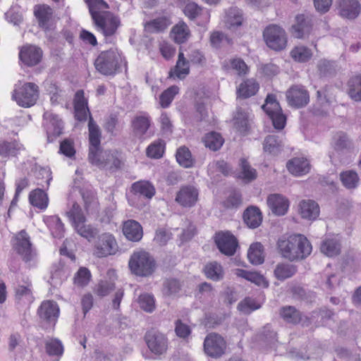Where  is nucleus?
Segmentation results:
<instances>
[{"instance_id": "obj_5", "label": "nucleus", "mask_w": 361, "mask_h": 361, "mask_svg": "<svg viewBox=\"0 0 361 361\" xmlns=\"http://www.w3.org/2000/svg\"><path fill=\"white\" fill-rule=\"evenodd\" d=\"M67 216L80 235L89 240L95 236L96 230L91 225L86 224V217L78 204H73L71 209L67 212Z\"/></svg>"}, {"instance_id": "obj_22", "label": "nucleus", "mask_w": 361, "mask_h": 361, "mask_svg": "<svg viewBox=\"0 0 361 361\" xmlns=\"http://www.w3.org/2000/svg\"><path fill=\"white\" fill-rule=\"evenodd\" d=\"M152 126V118L147 112H140L131 121V128L135 135L142 137Z\"/></svg>"}, {"instance_id": "obj_32", "label": "nucleus", "mask_w": 361, "mask_h": 361, "mask_svg": "<svg viewBox=\"0 0 361 361\" xmlns=\"http://www.w3.org/2000/svg\"><path fill=\"white\" fill-rule=\"evenodd\" d=\"M38 314L40 318L47 321L56 319L59 314V308L56 302L45 300L42 302L38 309Z\"/></svg>"}, {"instance_id": "obj_17", "label": "nucleus", "mask_w": 361, "mask_h": 361, "mask_svg": "<svg viewBox=\"0 0 361 361\" xmlns=\"http://www.w3.org/2000/svg\"><path fill=\"white\" fill-rule=\"evenodd\" d=\"M214 241L220 252L227 256L233 255L238 246L236 238L229 232L216 233Z\"/></svg>"}, {"instance_id": "obj_2", "label": "nucleus", "mask_w": 361, "mask_h": 361, "mask_svg": "<svg viewBox=\"0 0 361 361\" xmlns=\"http://www.w3.org/2000/svg\"><path fill=\"white\" fill-rule=\"evenodd\" d=\"M96 70L104 75L114 76L119 73L122 68L127 67V61L122 52L116 47L101 51L94 60Z\"/></svg>"}, {"instance_id": "obj_51", "label": "nucleus", "mask_w": 361, "mask_h": 361, "mask_svg": "<svg viewBox=\"0 0 361 361\" xmlns=\"http://www.w3.org/2000/svg\"><path fill=\"white\" fill-rule=\"evenodd\" d=\"M165 148V142L161 139H158L147 147L146 155L151 159H160L164 154Z\"/></svg>"}, {"instance_id": "obj_62", "label": "nucleus", "mask_w": 361, "mask_h": 361, "mask_svg": "<svg viewBox=\"0 0 361 361\" xmlns=\"http://www.w3.org/2000/svg\"><path fill=\"white\" fill-rule=\"evenodd\" d=\"M46 351L48 355L52 356H59L63 353V347L58 339H51L45 345Z\"/></svg>"}, {"instance_id": "obj_8", "label": "nucleus", "mask_w": 361, "mask_h": 361, "mask_svg": "<svg viewBox=\"0 0 361 361\" xmlns=\"http://www.w3.org/2000/svg\"><path fill=\"white\" fill-rule=\"evenodd\" d=\"M34 16L38 26L46 34L54 32L56 28V20L53 9L47 4H37L34 7Z\"/></svg>"}, {"instance_id": "obj_25", "label": "nucleus", "mask_w": 361, "mask_h": 361, "mask_svg": "<svg viewBox=\"0 0 361 361\" xmlns=\"http://www.w3.org/2000/svg\"><path fill=\"white\" fill-rule=\"evenodd\" d=\"M338 9L342 17L355 19L359 16L361 6L357 0H338Z\"/></svg>"}, {"instance_id": "obj_38", "label": "nucleus", "mask_w": 361, "mask_h": 361, "mask_svg": "<svg viewBox=\"0 0 361 361\" xmlns=\"http://www.w3.org/2000/svg\"><path fill=\"white\" fill-rule=\"evenodd\" d=\"M29 201L33 207L42 210L46 209L49 204L47 194L39 188L35 189L30 192Z\"/></svg>"}, {"instance_id": "obj_55", "label": "nucleus", "mask_w": 361, "mask_h": 361, "mask_svg": "<svg viewBox=\"0 0 361 361\" xmlns=\"http://www.w3.org/2000/svg\"><path fill=\"white\" fill-rule=\"evenodd\" d=\"M281 142L275 135L267 136L264 142V150L265 152L276 155L281 151Z\"/></svg>"}, {"instance_id": "obj_59", "label": "nucleus", "mask_w": 361, "mask_h": 361, "mask_svg": "<svg viewBox=\"0 0 361 361\" xmlns=\"http://www.w3.org/2000/svg\"><path fill=\"white\" fill-rule=\"evenodd\" d=\"M82 197L84 201V207L86 211L99 207V202L96 192L93 190H85L82 192Z\"/></svg>"}, {"instance_id": "obj_48", "label": "nucleus", "mask_w": 361, "mask_h": 361, "mask_svg": "<svg viewBox=\"0 0 361 361\" xmlns=\"http://www.w3.org/2000/svg\"><path fill=\"white\" fill-rule=\"evenodd\" d=\"M348 94L355 102H361V74L350 78L348 82Z\"/></svg>"}, {"instance_id": "obj_57", "label": "nucleus", "mask_w": 361, "mask_h": 361, "mask_svg": "<svg viewBox=\"0 0 361 361\" xmlns=\"http://www.w3.org/2000/svg\"><path fill=\"white\" fill-rule=\"evenodd\" d=\"M178 164L183 167L189 168L193 165V159L190 151L186 147H180L177 149L176 154Z\"/></svg>"}, {"instance_id": "obj_33", "label": "nucleus", "mask_w": 361, "mask_h": 361, "mask_svg": "<svg viewBox=\"0 0 361 361\" xmlns=\"http://www.w3.org/2000/svg\"><path fill=\"white\" fill-rule=\"evenodd\" d=\"M299 212L303 219L308 220L316 219L319 214V207L313 200H302L299 204Z\"/></svg>"}, {"instance_id": "obj_46", "label": "nucleus", "mask_w": 361, "mask_h": 361, "mask_svg": "<svg viewBox=\"0 0 361 361\" xmlns=\"http://www.w3.org/2000/svg\"><path fill=\"white\" fill-rule=\"evenodd\" d=\"M281 317L287 323L296 324L300 322L302 314L295 307L293 306H284L280 309Z\"/></svg>"}, {"instance_id": "obj_45", "label": "nucleus", "mask_w": 361, "mask_h": 361, "mask_svg": "<svg viewBox=\"0 0 361 361\" xmlns=\"http://www.w3.org/2000/svg\"><path fill=\"white\" fill-rule=\"evenodd\" d=\"M132 192L135 194L142 195L147 199H151L155 194V188L149 181L139 180L134 183L131 187Z\"/></svg>"}, {"instance_id": "obj_54", "label": "nucleus", "mask_w": 361, "mask_h": 361, "mask_svg": "<svg viewBox=\"0 0 361 361\" xmlns=\"http://www.w3.org/2000/svg\"><path fill=\"white\" fill-rule=\"evenodd\" d=\"M92 279L90 271L86 267H80L73 276V284L78 288L87 286Z\"/></svg>"}, {"instance_id": "obj_35", "label": "nucleus", "mask_w": 361, "mask_h": 361, "mask_svg": "<svg viewBox=\"0 0 361 361\" xmlns=\"http://www.w3.org/2000/svg\"><path fill=\"white\" fill-rule=\"evenodd\" d=\"M171 24L170 18L161 16L146 22L145 30L149 33H159L167 29Z\"/></svg>"}, {"instance_id": "obj_7", "label": "nucleus", "mask_w": 361, "mask_h": 361, "mask_svg": "<svg viewBox=\"0 0 361 361\" xmlns=\"http://www.w3.org/2000/svg\"><path fill=\"white\" fill-rule=\"evenodd\" d=\"M262 108L271 120L276 129L282 130L284 128L286 123V117L283 114L275 94H269Z\"/></svg>"}, {"instance_id": "obj_50", "label": "nucleus", "mask_w": 361, "mask_h": 361, "mask_svg": "<svg viewBox=\"0 0 361 361\" xmlns=\"http://www.w3.org/2000/svg\"><path fill=\"white\" fill-rule=\"evenodd\" d=\"M320 250L325 255L334 257L340 253L341 245L336 238H326L322 242Z\"/></svg>"}, {"instance_id": "obj_44", "label": "nucleus", "mask_w": 361, "mask_h": 361, "mask_svg": "<svg viewBox=\"0 0 361 361\" xmlns=\"http://www.w3.org/2000/svg\"><path fill=\"white\" fill-rule=\"evenodd\" d=\"M312 50L304 45L295 46L290 52L291 59L298 63L307 62L312 59Z\"/></svg>"}, {"instance_id": "obj_37", "label": "nucleus", "mask_w": 361, "mask_h": 361, "mask_svg": "<svg viewBox=\"0 0 361 361\" xmlns=\"http://www.w3.org/2000/svg\"><path fill=\"white\" fill-rule=\"evenodd\" d=\"M22 145L16 140L0 141V157L8 158L16 157L22 149Z\"/></svg>"}, {"instance_id": "obj_6", "label": "nucleus", "mask_w": 361, "mask_h": 361, "mask_svg": "<svg viewBox=\"0 0 361 361\" xmlns=\"http://www.w3.org/2000/svg\"><path fill=\"white\" fill-rule=\"evenodd\" d=\"M263 38L267 46L272 50L280 51L288 45V37L285 30L275 24L269 25L263 31Z\"/></svg>"}, {"instance_id": "obj_63", "label": "nucleus", "mask_w": 361, "mask_h": 361, "mask_svg": "<svg viewBox=\"0 0 361 361\" xmlns=\"http://www.w3.org/2000/svg\"><path fill=\"white\" fill-rule=\"evenodd\" d=\"M59 152L69 158L75 157L76 151L73 140L66 138L62 140L59 146Z\"/></svg>"}, {"instance_id": "obj_16", "label": "nucleus", "mask_w": 361, "mask_h": 361, "mask_svg": "<svg viewBox=\"0 0 361 361\" xmlns=\"http://www.w3.org/2000/svg\"><path fill=\"white\" fill-rule=\"evenodd\" d=\"M199 200V190L193 185L182 186L177 192L175 201L182 207L191 208Z\"/></svg>"}, {"instance_id": "obj_28", "label": "nucleus", "mask_w": 361, "mask_h": 361, "mask_svg": "<svg viewBox=\"0 0 361 361\" xmlns=\"http://www.w3.org/2000/svg\"><path fill=\"white\" fill-rule=\"evenodd\" d=\"M190 36V30L183 20H180L173 25L170 32V37L178 44L186 42Z\"/></svg>"}, {"instance_id": "obj_43", "label": "nucleus", "mask_w": 361, "mask_h": 361, "mask_svg": "<svg viewBox=\"0 0 361 361\" xmlns=\"http://www.w3.org/2000/svg\"><path fill=\"white\" fill-rule=\"evenodd\" d=\"M47 140L52 142L57 137L62 134L63 126L61 120L56 116H53L46 126Z\"/></svg>"}, {"instance_id": "obj_23", "label": "nucleus", "mask_w": 361, "mask_h": 361, "mask_svg": "<svg viewBox=\"0 0 361 361\" xmlns=\"http://www.w3.org/2000/svg\"><path fill=\"white\" fill-rule=\"evenodd\" d=\"M122 231L126 239L132 242H139L143 237L142 226L135 220L125 221L122 224Z\"/></svg>"}, {"instance_id": "obj_41", "label": "nucleus", "mask_w": 361, "mask_h": 361, "mask_svg": "<svg viewBox=\"0 0 361 361\" xmlns=\"http://www.w3.org/2000/svg\"><path fill=\"white\" fill-rule=\"evenodd\" d=\"M243 219L247 226L255 228L261 224L262 216L257 207H250L244 212Z\"/></svg>"}, {"instance_id": "obj_1", "label": "nucleus", "mask_w": 361, "mask_h": 361, "mask_svg": "<svg viewBox=\"0 0 361 361\" xmlns=\"http://www.w3.org/2000/svg\"><path fill=\"white\" fill-rule=\"evenodd\" d=\"M277 248L282 257L291 261L305 259L312 252L310 241L302 234L281 237L277 241Z\"/></svg>"}, {"instance_id": "obj_13", "label": "nucleus", "mask_w": 361, "mask_h": 361, "mask_svg": "<svg viewBox=\"0 0 361 361\" xmlns=\"http://www.w3.org/2000/svg\"><path fill=\"white\" fill-rule=\"evenodd\" d=\"M288 105L295 109L306 106L310 102V94L306 87L302 85H293L286 92Z\"/></svg>"}, {"instance_id": "obj_27", "label": "nucleus", "mask_w": 361, "mask_h": 361, "mask_svg": "<svg viewBox=\"0 0 361 361\" xmlns=\"http://www.w3.org/2000/svg\"><path fill=\"white\" fill-rule=\"evenodd\" d=\"M259 89V85L254 78H247L243 80L236 89L238 98L247 99L255 95Z\"/></svg>"}, {"instance_id": "obj_61", "label": "nucleus", "mask_w": 361, "mask_h": 361, "mask_svg": "<svg viewBox=\"0 0 361 361\" xmlns=\"http://www.w3.org/2000/svg\"><path fill=\"white\" fill-rule=\"evenodd\" d=\"M49 228L55 238H61L63 236L64 224L59 216H51L49 220Z\"/></svg>"}, {"instance_id": "obj_21", "label": "nucleus", "mask_w": 361, "mask_h": 361, "mask_svg": "<svg viewBox=\"0 0 361 361\" xmlns=\"http://www.w3.org/2000/svg\"><path fill=\"white\" fill-rule=\"evenodd\" d=\"M42 58V50L35 45L25 44L20 47L19 51L20 60L27 66L38 64Z\"/></svg>"}, {"instance_id": "obj_11", "label": "nucleus", "mask_w": 361, "mask_h": 361, "mask_svg": "<svg viewBox=\"0 0 361 361\" xmlns=\"http://www.w3.org/2000/svg\"><path fill=\"white\" fill-rule=\"evenodd\" d=\"M118 244L112 234L103 233L100 235L94 243V255L97 257H106L113 255L118 251Z\"/></svg>"}, {"instance_id": "obj_52", "label": "nucleus", "mask_w": 361, "mask_h": 361, "mask_svg": "<svg viewBox=\"0 0 361 361\" xmlns=\"http://www.w3.org/2000/svg\"><path fill=\"white\" fill-rule=\"evenodd\" d=\"M92 20L97 18L109 8L108 4L104 0H85Z\"/></svg>"}, {"instance_id": "obj_3", "label": "nucleus", "mask_w": 361, "mask_h": 361, "mask_svg": "<svg viewBox=\"0 0 361 361\" xmlns=\"http://www.w3.org/2000/svg\"><path fill=\"white\" fill-rule=\"evenodd\" d=\"M129 268L133 274L139 276H149L156 269L154 257L147 251L140 249L134 251L128 262Z\"/></svg>"}, {"instance_id": "obj_34", "label": "nucleus", "mask_w": 361, "mask_h": 361, "mask_svg": "<svg viewBox=\"0 0 361 361\" xmlns=\"http://www.w3.org/2000/svg\"><path fill=\"white\" fill-rule=\"evenodd\" d=\"M233 125L235 129L245 135L250 130L248 112L241 107L237 108L233 118Z\"/></svg>"}, {"instance_id": "obj_26", "label": "nucleus", "mask_w": 361, "mask_h": 361, "mask_svg": "<svg viewBox=\"0 0 361 361\" xmlns=\"http://www.w3.org/2000/svg\"><path fill=\"white\" fill-rule=\"evenodd\" d=\"M106 275L109 279L100 280L94 288V293L98 296H106L115 288V281L117 279L116 270L109 269Z\"/></svg>"}, {"instance_id": "obj_47", "label": "nucleus", "mask_w": 361, "mask_h": 361, "mask_svg": "<svg viewBox=\"0 0 361 361\" xmlns=\"http://www.w3.org/2000/svg\"><path fill=\"white\" fill-rule=\"evenodd\" d=\"M202 142L207 148L212 151H217L222 147L224 139L220 133L210 132L204 136Z\"/></svg>"}, {"instance_id": "obj_10", "label": "nucleus", "mask_w": 361, "mask_h": 361, "mask_svg": "<svg viewBox=\"0 0 361 361\" xmlns=\"http://www.w3.org/2000/svg\"><path fill=\"white\" fill-rule=\"evenodd\" d=\"M314 28L313 16L309 14L300 13L295 17V22L290 29L291 35L297 39L308 37Z\"/></svg>"}, {"instance_id": "obj_56", "label": "nucleus", "mask_w": 361, "mask_h": 361, "mask_svg": "<svg viewBox=\"0 0 361 361\" xmlns=\"http://www.w3.org/2000/svg\"><path fill=\"white\" fill-rule=\"evenodd\" d=\"M340 178L343 185L348 189L356 188L359 182L357 173L352 170L345 171L341 173Z\"/></svg>"}, {"instance_id": "obj_36", "label": "nucleus", "mask_w": 361, "mask_h": 361, "mask_svg": "<svg viewBox=\"0 0 361 361\" xmlns=\"http://www.w3.org/2000/svg\"><path fill=\"white\" fill-rule=\"evenodd\" d=\"M238 277L243 278L258 286L267 288L269 286L268 281L264 276L256 271H249L245 269H237L235 272Z\"/></svg>"}, {"instance_id": "obj_40", "label": "nucleus", "mask_w": 361, "mask_h": 361, "mask_svg": "<svg viewBox=\"0 0 361 361\" xmlns=\"http://www.w3.org/2000/svg\"><path fill=\"white\" fill-rule=\"evenodd\" d=\"M240 172L238 178L245 183H250L257 177V170L251 166L247 160L245 158L240 159Z\"/></svg>"}, {"instance_id": "obj_15", "label": "nucleus", "mask_w": 361, "mask_h": 361, "mask_svg": "<svg viewBox=\"0 0 361 361\" xmlns=\"http://www.w3.org/2000/svg\"><path fill=\"white\" fill-rule=\"evenodd\" d=\"M93 20L106 38L115 35L120 25L119 19L109 11L103 12L102 16Z\"/></svg>"}, {"instance_id": "obj_18", "label": "nucleus", "mask_w": 361, "mask_h": 361, "mask_svg": "<svg viewBox=\"0 0 361 361\" xmlns=\"http://www.w3.org/2000/svg\"><path fill=\"white\" fill-rule=\"evenodd\" d=\"M145 341L149 350L154 354L161 355L168 348L167 338L162 334L151 330L145 335Z\"/></svg>"}, {"instance_id": "obj_30", "label": "nucleus", "mask_w": 361, "mask_h": 361, "mask_svg": "<svg viewBox=\"0 0 361 361\" xmlns=\"http://www.w3.org/2000/svg\"><path fill=\"white\" fill-rule=\"evenodd\" d=\"M267 204L272 212L279 216L284 215L289 207L288 200L279 194L270 195L267 198Z\"/></svg>"}, {"instance_id": "obj_53", "label": "nucleus", "mask_w": 361, "mask_h": 361, "mask_svg": "<svg viewBox=\"0 0 361 361\" xmlns=\"http://www.w3.org/2000/svg\"><path fill=\"white\" fill-rule=\"evenodd\" d=\"M206 276L213 281H219L224 276L221 265L216 262H209L204 268Z\"/></svg>"}, {"instance_id": "obj_19", "label": "nucleus", "mask_w": 361, "mask_h": 361, "mask_svg": "<svg viewBox=\"0 0 361 361\" xmlns=\"http://www.w3.org/2000/svg\"><path fill=\"white\" fill-rule=\"evenodd\" d=\"M74 117L80 122H85L90 119L91 116L88 108L87 99L85 97L82 90H78L73 98Z\"/></svg>"}, {"instance_id": "obj_29", "label": "nucleus", "mask_w": 361, "mask_h": 361, "mask_svg": "<svg viewBox=\"0 0 361 361\" xmlns=\"http://www.w3.org/2000/svg\"><path fill=\"white\" fill-rule=\"evenodd\" d=\"M288 171L295 176H301L307 174L310 170L309 161L305 157H294L286 164Z\"/></svg>"}, {"instance_id": "obj_58", "label": "nucleus", "mask_w": 361, "mask_h": 361, "mask_svg": "<svg viewBox=\"0 0 361 361\" xmlns=\"http://www.w3.org/2000/svg\"><path fill=\"white\" fill-rule=\"evenodd\" d=\"M179 92V87L176 85H172L165 90L159 97V103L162 108L169 106L175 96Z\"/></svg>"}, {"instance_id": "obj_39", "label": "nucleus", "mask_w": 361, "mask_h": 361, "mask_svg": "<svg viewBox=\"0 0 361 361\" xmlns=\"http://www.w3.org/2000/svg\"><path fill=\"white\" fill-rule=\"evenodd\" d=\"M224 68L226 71H234L240 77L248 74L250 68L245 62L240 58H233L224 63Z\"/></svg>"}, {"instance_id": "obj_24", "label": "nucleus", "mask_w": 361, "mask_h": 361, "mask_svg": "<svg viewBox=\"0 0 361 361\" xmlns=\"http://www.w3.org/2000/svg\"><path fill=\"white\" fill-rule=\"evenodd\" d=\"M190 73L189 61H188L182 51H180L175 66L169 72L168 78L172 80H183Z\"/></svg>"}, {"instance_id": "obj_64", "label": "nucleus", "mask_w": 361, "mask_h": 361, "mask_svg": "<svg viewBox=\"0 0 361 361\" xmlns=\"http://www.w3.org/2000/svg\"><path fill=\"white\" fill-rule=\"evenodd\" d=\"M259 307L260 305L251 298H245L238 305V310L245 314H249Z\"/></svg>"}, {"instance_id": "obj_14", "label": "nucleus", "mask_w": 361, "mask_h": 361, "mask_svg": "<svg viewBox=\"0 0 361 361\" xmlns=\"http://www.w3.org/2000/svg\"><path fill=\"white\" fill-rule=\"evenodd\" d=\"M90 162L99 168H107L111 171L121 169L123 164L121 154L117 150L102 151L101 155L96 156L95 161Z\"/></svg>"}, {"instance_id": "obj_49", "label": "nucleus", "mask_w": 361, "mask_h": 361, "mask_svg": "<svg viewBox=\"0 0 361 361\" xmlns=\"http://www.w3.org/2000/svg\"><path fill=\"white\" fill-rule=\"evenodd\" d=\"M247 257L252 264H261L264 262V247L260 243H252L248 250Z\"/></svg>"}, {"instance_id": "obj_9", "label": "nucleus", "mask_w": 361, "mask_h": 361, "mask_svg": "<svg viewBox=\"0 0 361 361\" xmlns=\"http://www.w3.org/2000/svg\"><path fill=\"white\" fill-rule=\"evenodd\" d=\"M205 354L212 358H219L225 354L227 343L223 336L217 333H209L203 343Z\"/></svg>"}, {"instance_id": "obj_20", "label": "nucleus", "mask_w": 361, "mask_h": 361, "mask_svg": "<svg viewBox=\"0 0 361 361\" xmlns=\"http://www.w3.org/2000/svg\"><path fill=\"white\" fill-rule=\"evenodd\" d=\"M31 243L30 236L25 230L17 233L13 238V247L24 260L27 261L31 255Z\"/></svg>"}, {"instance_id": "obj_31", "label": "nucleus", "mask_w": 361, "mask_h": 361, "mask_svg": "<svg viewBox=\"0 0 361 361\" xmlns=\"http://www.w3.org/2000/svg\"><path fill=\"white\" fill-rule=\"evenodd\" d=\"M244 18L240 9L231 7L226 13L224 23L228 30H233L243 25Z\"/></svg>"}, {"instance_id": "obj_4", "label": "nucleus", "mask_w": 361, "mask_h": 361, "mask_svg": "<svg viewBox=\"0 0 361 361\" xmlns=\"http://www.w3.org/2000/svg\"><path fill=\"white\" fill-rule=\"evenodd\" d=\"M39 93V87L35 83L24 82L16 86L12 98L20 106L28 108L35 105Z\"/></svg>"}, {"instance_id": "obj_42", "label": "nucleus", "mask_w": 361, "mask_h": 361, "mask_svg": "<svg viewBox=\"0 0 361 361\" xmlns=\"http://www.w3.org/2000/svg\"><path fill=\"white\" fill-rule=\"evenodd\" d=\"M297 272V267L294 264L290 263H279L274 269V276L280 280L283 281L292 277Z\"/></svg>"}, {"instance_id": "obj_60", "label": "nucleus", "mask_w": 361, "mask_h": 361, "mask_svg": "<svg viewBox=\"0 0 361 361\" xmlns=\"http://www.w3.org/2000/svg\"><path fill=\"white\" fill-rule=\"evenodd\" d=\"M140 307L145 312H152L155 309V300L152 295L149 293L141 294L137 299Z\"/></svg>"}, {"instance_id": "obj_12", "label": "nucleus", "mask_w": 361, "mask_h": 361, "mask_svg": "<svg viewBox=\"0 0 361 361\" xmlns=\"http://www.w3.org/2000/svg\"><path fill=\"white\" fill-rule=\"evenodd\" d=\"M89 131V161H95L96 156L101 155L102 152L101 147L102 132L98 125L94 122L92 116H90L88 121Z\"/></svg>"}]
</instances>
